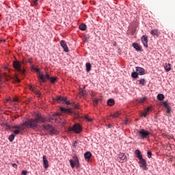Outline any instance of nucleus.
Here are the masks:
<instances>
[{"mask_svg": "<svg viewBox=\"0 0 175 175\" xmlns=\"http://www.w3.org/2000/svg\"><path fill=\"white\" fill-rule=\"evenodd\" d=\"M27 122L28 128H31V129H36L39 125V122H46V119L42 117V115L37 114L35 118H31L26 121Z\"/></svg>", "mask_w": 175, "mask_h": 175, "instance_id": "obj_1", "label": "nucleus"}, {"mask_svg": "<svg viewBox=\"0 0 175 175\" xmlns=\"http://www.w3.org/2000/svg\"><path fill=\"white\" fill-rule=\"evenodd\" d=\"M42 129L48 132L51 136H57V135H58L57 130L55 129V127H54L53 125L44 123L42 125Z\"/></svg>", "mask_w": 175, "mask_h": 175, "instance_id": "obj_2", "label": "nucleus"}, {"mask_svg": "<svg viewBox=\"0 0 175 175\" xmlns=\"http://www.w3.org/2000/svg\"><path fill=\"white\" fill-rule=\"evenodd\" d=\"M40 80H41L40 83H46L47 80H49L51 84H55V82L57 81V78L50 77V75H49V74L46 73L45 75H40Z\"/></svg>", "mask_w": 175, "mask_h": 175, "instance_id": "obj_3", "label": "nucleus"}, {"mask_svg": "<svg viewBox=\"0 0 175 175\" xmlns=\"http://www.w3.org/2000/svg\"><path fill=\"white\" fill-rule=\"evenodd\" d=\"M137 133L139 138L143 140H144V139H148L150 136H151V132L143 129L138 130Z\"/></svg>", "mask_w": 175, "mask_h": 175, "instance_id": "obj_4", "label": "nucleus"}, {"mask_svg": "<svg viewBox=\"0 0 175 175\" xmlns=\"http://www.w3.org/2000/svg\"><path fill=\"white\" fill-rule=\"evenodd\" d=\"M13 66L16 72H19L22 76H25V69L23 68L21 66V63L18 61H15L13 62Z\"/></svg>", "mask_w": 175, "mask_h": 175, "instance_id": "obj_5", "label": "nucleus"}, {"mask_svg": "<svg viewBox=\"0 0 175 175\" xmlns=\"http://www.w3.org/2000/svg\"><path fill=\"white\" fill-rule=\"evenodd\" d=\"M81 131H83V128H81V125L79 123H76L72 126L68 128V132H74V133H81Z\"/></svg>", "mask_w": 175, "mask_h": 175, "instance_id": "obj_6", "label": "nucleus"}, {"mask_svg": "<svg viewBox=\"0 0 175 175\" xmlns=\"http://www.w3.org/2000/svg\"><path fill=\"white\" fill-rule=\"evenodd\" d=\"M55 102L57 103H66V105H70V102L68 101V98L66 97L59 96L57 98H53Z\"/></svg>", "mask_w": 175, "mask_h": 175, "instance_id": "obj_7", "label": "nucleus"}, {"mask_svg": "<svg viewBox=\"0 0 175 175\" xmlns=\"http://www.w3.org/2000/svg\"><path fill=\"white\" fill-rule=\"evenodd\" d=\"M73 159L74 160H69L71 167L72 169L75 168V166H76V167H79L80 166V161H79V158L77 157V156H75L73 157Z\"/></svg>", "mask_w": 175, "mask_h": 175, "instance_id": "obj_8", "label": "nucleus"}, {"mask_svg": "<svg viewBox=\"0 0 175 175\" xmlns=\"http://www.w3.org/2000/svg\"><path fill=\"white\" fill-rule=\"evenodd\" d=\"M25 126H28L27 121L23 123H21L19 125L12 126L10 129H18L21 132H23V131L25 129Z\"/></svg>", "mask_w": 175, "mask_h": 175, "instance_id": "obj_9", "label": "nucleus"}, {"mask_svg": "<svg viewBox=\"0 0 175 175\" xmlns=\"http://www.w3.org/2000/svg\"><path fill=\"white\" fill-rule=\"evenodd\" d=\"M138 163H139V167H142L143 170H147V161H146V159L143 158L140 159Z\"/></svg>", "mask_w": 175, "mask_h": 175, "instance_id": "obj_10", "label": "nucleus"}, {"mask_svg": "<svg viewBox=\"0 0 175 175\" xmlns=\"http://www.w3.org/2000/svg\"><path fill=\"white\" fill-rule=\"evenodd\" d=\"M60 46L62 47L64 53H69V48H68V44L65 40L60 41Z\"/></svg>", "mask_w": 175, "mask_h": 175, "instance_id": "obj_11", "label": "nucleus"}, {"mask_svg": "<svg viewBox=\"0 0 175 175\" xmlns=\"http://www.w3.org/2000/svg\"><path fill=\"white\" fill-rule=\"evenodd\" d=\"M142 42L143 43L144 47H148V38L146 36H143L141 38Z\"/></svg>", "mask_w": 175, "mask_h": 175, "instance_id": "obj_12", "label": "nucleus"}, {"mask_svg": "<svg viewBox=\"0 0 175 175\" xmlns=\"http://www.w3.org/2000/svg\"><path fill=\"white\" fill-rule=\"evenodd\" d=\"M136 72L138 73V75H140L141 76H143V75H145L146 73L144 68L142 67H136Z\"/></svg>", "mask_w": 175, "mask_h": 175, "instance_id": "obj_13", "label": "nucleus"}, {"mask_svg": "<svg viewBox=\"0 0 175 175\" xmlns=\"http://www.w3.org/2000/svg\"><path fill=\"white\" fill-rule=\"evenodd\" d=\"M43 159V165L45 169H47L49 167V160L46 159V155H44L42 157Z\"/></svg>", "mask_w": 175, "mask_h": 175, "instance_id": "obj_14", "label": "nucleus"}, {"mask_svg": "<svg viewBox=\"0 0 175 175\" xmlns=\"http://www.w3.org/2000/svg\"><path fill=\"white\" fill-rule=\"evenodd\" d=\"M60 111H62V113H66L67 114H72V111L70 110V109H68L62 107H60Z\"/></svg>", "mask_w": 175, "mask_h": 175, "instance_id": "obj_15", "label": "nucleus"}, {"mask_svg": "<svg viewBox=\"0 0 175 175\" xmlns=\"http://www.w3.org/2000/svg\"><path fill=\"white\" fill-rule=\"evenodd\" d=\"M133 47L135 49L136 51H142V46L137 43H133Z\"/></svg>", "mask_w": 175, "mask_h": 175, "instance_id": "obj_16", "label": "nucleus"}, {"mask_svg": "<svg viewBox=\"0 0 175 175\" xmlns=\"http://www.w3.org/2000/svg\"><path fill=\"white\" fill-rule=\"evenodd\" d=\"M91 157H92V154L91 153V152H86L84 154V158L85 161H90V159L91 158Z\"/></svg>", "mask_w": 175, "mask_h": 175, "instance_id": "obj_17", "label": "nucleus"}, {"mask_svg": "<svg viewBox=\"0 0 175 175\" xmlns=\"http://www.w3.org/2000/svg\"><path fill=\"white\" fill-rule=\"evenodd\" d=\"M135 154L137 157V158H138V159H143V155L142 154V152H140V150H136L135 152Z\"/></svg>", "mask_w": 175, "mask_h": 175, "instance_id": "obj_18", "label": "nucleus"}, {"mask_svg": "<svg viewBox=\"0 0 175 175\" xmlns=\"http://www.w3.org/2000/svg\"><path fill=\"white\" fill-rule=\"evenodd\" d=\"M164 68L167 72H170V70H172V64L166 63Z\"/></svg>", "mask_w": 175, "mask_h": 175, "instance_id": "obj_19", "label": "nucleus"}, {"mask_svg": "<svg viewBox=\"0 0 175 175\" xmlns=\"http://www.w3.org/2000/svg\"><path fill=\"white\" fill-rule=\"evenodd\" d=\"M151 35H152V36H159V31H158V29H153L150 31Z\"/></svg>", "mask_w": 175, "mask_h": 175, "instance_id": "obj_20", "label": "nucleus"}, {"mask_svg": "<svg viewBox=\"0 0 175 175\" xmlns=\"http://www.w3.org/2000/svg\"><path fill=\"white\" fill-rule=\"evenodd\" d=\"M119 158L122 161H126V154H125V153H120V154H119Z\"/></svg>", "mask_w": 175, "mask_h": 175, "instance_id": "obj_21", "label": "nucleus"}, {"mask_svg": "<svg viewBox=\"0 0 175 175\" xmlns=\"http://www.w3.org/2000/svg\"><path fill=\"white\" fill-rule=\"evenodd\" d=\"M9 128H10V129H11L10 128H12V127L9 126ZM15 129L13 131L14 136H16V135H20V133H21V130H19L18 129Z\"/></svg>", "mask_w": 175, "mask_h": 175, "instance_id": "obj_22", "label": "nucleus"}, {"mask_svg": "<svg viewBox=\"0 0 175 175\" xmlns=\"http://www.w3.org/2000/svg\"><path fill=\"white\" fill-rule=\"evenodd\" d=\"M114 103H115L114 99L113 98H110L107 100L108 106H113Z\"/></svg>", "mask_w": 175, "mask_h": 175, "instance_id": "obj_23", "label": "nucleus"}, {"mask_svg": "<svg viewBox=\"0 0 175 175\" xmlns=\"http://www.w3.org/2000/svg\"><path fill=\"white\" fill-rule=\"evenodd\" d=\"M85 66H86V72H90L91 68L92 67V66H91V63H86Z\"/></svg>", "mask_w": 175, "mask_h": 175, "instance_id": "obj_24", "label": "nucleus"}, {"mask_svg": "<svg viewBox=\"0 0 175 175\" xmlns=\"http://www.w3.org/2000/svg\"><path fill=\"white\" fill-rule=\"evenodd\" d=\"M131 77H133V79H137L139 77V72H132Z\"/></svg>", "mask_w": 175, "mask_h": 175, "instance_id": "obj_25", "label": "nucleus"}, {"mask_svg": "<svg viewBox=\"0 0 175 175\" xmlns=\"http://www.w3.org/2000/svg\"><path fill=\"white\" fill-rule=\"evenodd\" d=\"M157 99L158 100H163V99H165V95L162 94H159L157 95Z\"/></svg>", "mask_w": 175, "mask_h": 175, "instance_id": "obj_26", "label": "nucleus"}, {"mask_svg": "<svg viewBox=\"0 0 175 175\" xmlns=\"http://www.w3.org/2000/svg\"><path fill=\"white\" fill-rule=\"evenodd\" d=\"M79 29H81V31H85V29H87V25H85V24L80 25Z\"/></svg>", "mask_w": 175, "mask_h": 175, "instance_id": "obj_27", "label": "nucleus"}, {"mask_svg": "<svg viewBox=\"0 0 175 175\" xmlns=\"http://www.w3.org/2000/svg\"><path fill=\"white\" fill-rule=\"evenodd\" d=\"M14 137H16V135H14V134H12L9 136L8 140L12 142L14 140Z\"/></svg>", "mask_w": 175, "mask_h": 175, "instance_id": "obj_28", "label": "nucleus"}, {"mask_svg": "<svg viewBox=\"0 0 175 175\" xmlns=\"http://www.w3.org/2000/svg\"><path fill=\"white\" fill-rule=\"evenodd\" d=\"M138 81L139 84H140L141 85H144V84L146 83V79H141Z\"/></svg>", "mask_w": 175, "mask_h": 175, "instance_id": "obj_29", "label": "nucleus"}, {"mask_svg": "<svg viewBox=\"0 0 175 175\" xmlns=\"http://www.w3.org/2000/svg\"><path fill=\"white\" fill-rule=\"evenodd\" d=\"M147 100V98L144 97L139 100V103H144V102Z\"/></svg>", "mask_w": 175, "mask_h": 175, "instance_id": "obj_30", "label": "nucleus"}, {"mask_svg": "<svg viewBox=\"0 0 175 175\" xmlns=\"http://www.w3.org/2000/svg\"><path fill=\"white\" fill-rule=\"evenodd\" d=\"M80 95H81L82 96H85V95H87V91L85 90H81L79 92Z\"/></svg>", "mask_w": 175, "mask_h": 175, "instance_id": "obj_31", "label": "nucleus"}, {"mask_svg": "<svg viewBox=\"0 0 175 175\" xmlns=\"http://www.w3.org/2000/svg\"><path fill=\"white\" fill-rule=\"evenodd\" d=\"M85 118L86 119V120L88 121V122H91L92 121V118H90V116H85Z\"/></svg>", "mask_w": 175, "mask_h": 175, "instance_id": "obj_32", "label": "nucleus"}, {"mask_svg": "<svg viewBox=\"0 0 175 175\" xmlns=\"http://www.w3.org/2000/svg\"><path fill=\"white\" fill-rule=\"evenodd\" d=\"M14 80L15 81H16V83H20L21 81V80L20 79H18V77L17 75H16L14 77Z\"/></svg>", "mask_w": 175, "mask_h": 175, "instance_id": "obj_33", "label": "nucleus"}, {"mask_svg": "<svg viewBox=\"0 0 175 175\" xmlns=\"http://www.w3.org/2000/svg\"><path fill=\"white\" fill-rule=\"evenodd\" d=\"M34 70H36L37 72V73H38V77L40 79V75H43V74L40 73V70H39L38 68H35Z\"/></svg>", "mask_w": 175, "mask_h": 175, "instance_id": "obj_34", "label": "nucleus"}, {"mask_svg": "<svg viewBox=\"0 0 175 175\" xmlns=\"http://www.w3.org/2000/svg\"><path fill=\"white\" fill-rule=\"evenodd\" d=\"M120 116V113H118V112L113 113L111 115V117H113L114 118H117V117H118Z\"/></svg>", "mask_w": 175, "mask_h": 175, "instance_id": "obj_35", "label": "nucleus"}, {"mask_svg": "<svg viewBox=\"0 0 175 175\" xmlns=\"http://www.w3.org/2000/svg\"><path fill=\"white\" fill-rule=\"evenodd\" d=\"M147 155L148 158H151V157H152V153L151 152V151H148Z\"/></svg>", "mask_w": 175, "mask_h": 175, "instance_id": "obj_36", "label": "nucleus"}, {"mask_svg": "<svg viewBox=\"0 0 175 175\" xmlns=\"http://www.w3.org/2000/svg\"><path fill=\"white\" fill-rule=\"evenodd\" d=\"M150 110H151V107H149L146 109H145L144 112L148 114V113H150Z\"/></svg>", "mask_w": 175, "mask_h": 175, "instance_id": "obj_37", "label": "nucleus"}, {"mask_svg": "<svg viewBox=\"0 0 175 175\" xmlns=\"http://www.w3.org/2000/svg\"><path fill=\"white\" fill-rule=\"evenodd\" d=\"M94 103H95V105H98V103L99 102V99L95 98L94 100H93Z\"/></svg>", "mask_w": 175, "mask_h": 175, "instance_id": "obj_38", "label": "nucleus"}, {"mask_svg": "<svg viewBox=\"0 0 175 175\" xmlns=\"http://www.w3.org/2000/svg\"><path fill=\"white\" fill-rule=\"evenodd\" d=\"M172 111V109L170 108L167 109L166 113L170 114V112Z\"/></svg>", "mask_w": 175, "mask_h": 175, "instance_id": "obj_39", "label": "nucleus"}, {"mask_svg": "<svg viewBox=\"0 0 175 175\" xmlns=\"http://www.w3.org/2000/svg\"><path fill=\"white\" fill-rule=\"evenodd\" d=\"M12 167H14L15 169L17 168V164L16 163H11Z\"/></svg>", "mask_w": 175, "mask_h": 175, "instance_id": "obj_40", "label": "nucleus"}, {"mask_svg": "<svg viewBox=\"0 0 175 175\" xmlns=\"http://www.w3.org/2000/svg\"><path fill=\"white\" fill-rule=\"evenodd\" d=\"M72 106L75 107V109H79V105L76 104H73Z\"/></svg>", "mask_w": 175, "mask_h": 175, "instance_id": "obj_41", "label": "nucleus"}, {"mask_svg": "<svg viewBox=\"0 0 175 175\" xmlns=\"http://www.w3.org/2000/svg\"><path fill=\"white\" fill-rule=\"evenodd\" d=\"M106 126H107V128L110 129V128H113V125L111 124H106Z\"/></svg>", "mask_w": 175, "mask_h": 175, "instance_id": "obj_42", "label": "nucleus"}, {"mask_svg": "<svg viewBox=\"0 0 175 175\" xmlns=\"http://www.w3.org/2000/svg\"><path fill=\"white\" fill-rule=\"evenodd\" d=\"M164 107L165 109H170V106L169 105V104H167L165 106H164Z\"/></svg>", "mask_w": 175, "mask_h": 175, "instance_id": "obj_43", "label": "nucleus"}, {"mask_svg": "<svg viewBox=\"0 0 175 175\" xmlns=\"http://www.w3.org/2000/svg\"><path fill=\"white\" fill-rule=\"evenodd\" d=\"M27 172L25 171V170L22 171V174L23 175H27Z\"/></svg>", "mask_w": 175, "mask_h": 175, "instance_id": "obj_44", "label": "nucleus"}, {"mask_svg": "<svg viewBox=\"0 0 175 175\" xmlns=\"http://www.w3.org/2000/svg\"><path fill=\"white\" fill-rule=\"evenodd\" d=\"M34 93L36 94V95H38L39 96H40V94H39L38 91H35Z\"/></svg>", "mask_w": 175, "mask_h": 175, "instance_id": "obj_45", "label": "nucleus"}, {"mask_svg": "<svg viewBox=\"0 0 175 175\" xmlns=\"http://www.w3.org/2000/svg\"><path fill=\"white\" fill-rule=\"evenodd\" d=\"M142 116L146 118L147 117V116H148V114L144 112V113H142Z\"/></svg>", "mask_w": 175, "mask_h": 175, "instance_id": "obj_46", "label": "nucleus"}, {"mask_svg": "<svg viewBox=\"0 0 175 175\" xmlns=\"http://www.w3.org/2000/svg\"><path fill=\"white\" fill-rule=\"evenodd\" d=\"M33 3H34L35 5H38V0H34V1H33Z\"/></svg>", "mask_w": 175, "mask_h": 175, "instance_id": "obj_47", "label": "nucleus"}, {"mask_svg": "<svg viewBox=\"0 0 175 175\" xmlns=\"http://www.w3.org/2000/svg\"><path fill=\"white\" fill-rule=\"evenodd\" d=\"M27 62H29V64H32V59H29L28 61H27Z\"/></svg>", "mask_w": 175, "mask_h": 175, "instance_id": "obj_48", "label": "nucleus"}, {"mask_svg": "<svg viewBox=\"0 0 175 175\" xmlns=\"http://www.w3.org/2000/svg\"><path fill=\"white\" fill-rule=\"evenodd\" d=\"M163 106H166L167 105V102H163Z\"/></svg>", "mask_w": 175, "mask_h": 175, "instance_id": "obj_49", "label": "nucleus"}, {"mask_svg": "<svg viewBox=\"0 0 175 175\" xmlns=\"http://www.w3.org/2000/svg\"><path fill=\"white\" fill-rule=\"evenodd\" d=\"M124 125H128V120H124Z\"/></svg>", "mask_w": 175, "mask_h": 175, "instance_id": "obj_50", "label": "nucleus"}, {"mask_svg": "<svg viewBox=\"0 0 175 175\" xmlns=\"http://www.w3.org/2000/svg\"><path fill=\"white\" fill-rule=\"evenodd\" d=\"M56 116H57L58 117H59V116H61V113H56Z\"/></svg>", "mask_w": 175, "mask_h": 175, "instance_id": "obj_51", "label": "nucleus"}, {"mask_svg": "<svg viewBox=\"0 0 175 175\" xmlns=\"http://www.w3.org/2000/svg\"><path fill=\"white\" fill-rule=\"evenodd\" d=\"M10 99L9 98H6L5 99V102H9Z\"/></svg>", "mask_w": 175, "mask_h": 175, "instance_id": "obj_52", "label": "nucleus"}, {"mask_svg": "<svg viewBox=\"0 0 175 175\" xmlns=\"http://www.w3.org/2000/svg\"><path fill=\"white\" fill-rule=\"evenodd\" d=\"M1 79H2V77H1V75H0V81H1Z\"/></svg>", "mask_w": 175, "mask_h": 175, "instance_id": "obj_53", "label": "nucleus"}, {"mask_svg": "<svg viewBox=\"0 0 175 175\" xmlns=\"http://www.w3.org/2000/svg\"><path fill=\"white\" fill-rule=\"evenodd\" d=\"M5 77H8V75L5 74Z\"/></svg>", "mask_w": 175, "mask_h": 175, "instance_id": "obj_54", "label": "nucleus"}, {"mask_svg": "<svg viewBox=\"0 0 175 175\" xmlns=\"http://www.w3.org/2000/svg\"><path fill=\"white\" fill-rule=\"evenodd\" d=\"M14 101H15V102H17V99H14Z\"/></svg>", "mask_w": 175, "mask_h": 175, "instance_id": "obj_55", "label": "nucleus"}]
</instances>
